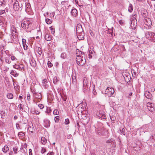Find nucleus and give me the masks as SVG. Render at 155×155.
Listing matches in <instances>:
<instances>
[{"label":"nucleus","instance_id":"a19ab883","mask_svg":"<svg viewBox=\"0 0 155 155\" xmlns=\"http://www.w3.org/2000/svg\"><path fill=\"white\" fill-rule=\"evenodd\" d=\"M93 87V92L94 95H96L97 94V93L95 89V86L94 85L92 86Z\"/></svg>","mask_w":155,"mask_h":155},{"label":"nucleus","instance_id":"69168bd1","mask_svg":"<svg viewBox=\"0 0 155 155\" xmlns=\"http://www.w3.org/2000/svg\"><path fill=\"white\" fill-rule=\"evenodd\" d=\"M110 119L111 120L114 121L115 120V117H113V116L111 117V116H110Z\"/></svg>","mask_w":155,"mask_h":155},{"label":"nucleus","instance_id":"0e129e2a","mask_svg":"<svg viewBox=\"0 0 155 155\" xmlns=\"http://www.w3.org/2000/svg\"><path fill=\"white\" fill-rule=\"evenodd\" d=\"M76 80L75 79L72 78V83L73 84H76Z\"/></svg>","mask_w":155,"mask_h":155},{"label":"nucleus","instance_id":"8fccbe9b","mask_svg":"<svg viewBox=\"0 0 155 155\" xmlns=\"http://www.w3.org/2000/svg\"><path fill=\"white\" fill-rule=\"evenodd\" d=\"M38 107L40 108V109H42L44 107V106L42 104H39L38 105Z\"/></svg>","mask_w":155,"mask_h":155},{"label":"nucleus","instance_id":"473e14b6","mask_svg":"<svg viewBox=\"0 0 155 155\" xmlns=\"http://www.w3.org/2000/svg\"><path fill=\"white\" fill-rule=\"evenodd\" d=\"M58 81V80L56 77H54L53 79V82L54 84H56L57 82Z\"/></svg>","mask_w":155,"mask_h":155},{"label":"nucleus","instance_id":"39448f33","mask_svg":"<svg viewBox=\"0 0 155 155\" xmlns=\"http://www.w3.org/2000/svg\"><path fill=\"white\" fill-rule=\"evenodd\" d=\"M14 2L13 4V8L15 11H18V10H21L22 7L21 6L20 7L18 2L16 0H14L13 1Z\"/></svg>","mask_w":155,"mask_h":155},{"label":"nucleus","instance_id":"72a5a7b5","mask_svg":"<svg viewBox=\"0 0 155 155\" xmlns=\"http://www.w3.org/2000/svg\"><path fill=\"white\" fill-rule=\"evenodd\" d=\"M45 21L48 24H50L52 23V21L48 18H46Z\"/></svg>","mask_w":155,"mask_h":155},{"label":"nucleus","instance_id":"2eb2a0df","mask_svg":"<svg viewBox=\"0 0 155 155\" xmlns=\"http://www.w3.org/2000/svg\"><path fill=\"white\" fill-rule=\"evenodd\" d=\"M152 32L147 31L145 33V36L147 38L150 39L152 36Z\"/></svg>","mask_w":155,"mask_h":155},{"label":"nucleus","instance_id":"e2e57ef3","mask_svg":"<svg viewBox=\"0 0 155 155\" xmlns=\"http://www.w3.org/2000/svg\"><path fill=\"white\" fill-rule=\"evenodd\" d=\"M54 154V153L52 151L48 153L47 155H53Z\"/></svg>","mask_w":155,"mask_h":155},{"label":"nucleus","instance_id":"338daca9","mask_svg":"<svg viewBox=\"0 0 155 155\" xmlns=\"http://www.w3.org/2000/svg\"><path fill=\"white\" fill-rule=\"evenodd\" d=\"M65 3H67V1H63L61 2V4L62 5H64Z\"/></svg>","mask_w":155,"mask_h":155},{"label":"nucleus","instance_id":"de8ad7c7","mask_svg":"<svg viewBox=\"0 0 155 155\" xmlns=\"http://www.w3.org/2000/svg\"><path fill=\"white\" fill-rule=\"evenodd\" d=\"M136 17H137V15H133V17L130 18V20H134V19H136Z\"/></svg>","mask_w":155,"mask_h":155},{"label":"nucleus","instance_id":"603ef678","mask_svg":"<svg viewBox=\"0 0 155 155\" xmlns=\"http://www.w3.org/2000/svg\"><path fill=\"white\" fill-rule=\"evenodd\" d=\"M120 132L121 133H122L124 135H125V133L124 132L125 129L124 128H123L121 130H120Z\"/></svg>","mask_w":155,"mask_h":155},{"label":"nucleus","instance_id":"58836bf2","mask_svg":"<svg viewBox=\"0 0 155 155\" xmlns=\"http://www.w3.org/2000/svg\"><path fill=\"white\" fill-rule=\"evenodd\" d=\"M50 29L51 31V33L52 34H54L55 32L54 28H53L52 26H51L50 27Z\"/></svg>","mask_w":155,"mask_h":155},{"label":"nucleus","instance_id":"f704fd0d","mask_svg":"<svg viewBox=\"0 0 155 155\" xmlns=\"http://www.w3.org/2000/svg\"><path fill=\"white\" fill-rule=\"evenodd\" d=\"M59 116H57L55 117L54 121L55 122L58 123L59 122Z\"/></svg>","mask_w":155,"mask_h":155},{"label":"nucleus","instance_id":"393cba45","mask_svg":"<svg viewBox=\"0 0 155 155\" xmlns=\"http://www.w3.org/2000/svg\"><path fill=\"white\" fill-rule=\"evenodd\" d=\"M47 142V140L44 137H42L41 138V143L43 144H45Z\"/></svg>","mask_w":155,"mask_h":155},{"label":"nucleus","instance_id":"ddd939ff","mask_svg":"<svg viewBox=\"0 0 155 155\" xmlns=\"http://www.w3.org/2000/svg\"><path fill=\"white\" fill-rule=\"evenodd\" d=\"M77 36L79 40H83L84 38V33L83 32L77 33Z\"/></svg>","mask_w":155,"mask_h":155},{"label":"nucleus","instance_id":"09e8293b","mask_svg":"<svg viewBox=\"0 0 155 155\" xmlns=\"http://www.w3.org/2000/svg\"><path fill=\"white\" fill-rule=\"evenodd\" d=\"M110 105L112 107L116 105V103L114 102L110 101Z\"/></svg>","mask_w":155,"mask_h":155},{"label":"nucleus","instance_id":"7ed1b4c3","mask_svg":"<svg viewBox=\"0 0 155 155\" xmlns=\"http://www.w3.org/2000/svg\"><path fill=\"white\" fill-rule=\"evenodd\" d=\"M76 61L77 64L80 66L83 65L85 63L86 61L84 58L82 57L79 56L76 58Z\"/></svg>","mask_w":155,"mask_h":155},{"label":"nucleus","instance_id":"c85d7f7f","mask_svg":"<svg viewBox=\"0 0 155 155\" xmlns=\"http://www.w3.org/2000/svg\"><path fill=\"white\" fill-rule=\"evenodd\" d=\"M13 150L15 154H17L18 153V147L16 146L13 148Z\"/></svg>","mask_w":155,"mask_h":155},{"label":"nucleus","instance_id":"37998d69","mask_svg":"<svg viewBox=\"0 0 155 155\" xmlns=\"http://www.w3.org/2000/svg\"><path fill=\"white\" fill-rule=\"evenodd\" d=\"M46 152V149L44 148V147H42L41 149V153L42 154H43L45 153Z\"/></svg>","mask_w":155,"mask_h":155},{"label":"nucleus","instance_id":"e433bc0d","mask_svg":"<svg viewBox=\"0 0 155 155\" xmlns=\"http://www.w3.org/2000/svg\"><path fill=\"white\" fill-rule=\"evenodd\" d=\"M31 113L33 114H39L40 113V112L36 110H34L33 111H31Z\"/></svg>","mask_w":155,"mask_h":155},{"label":"nucleus","instance_id":"b1692460","mask_svg":"<svg viewBox=\"0 0 155 155\" xmlns=\"http://www.w3.org/2000/svg\"><path fill=\"white\" fill-rule=\"evenodd\" d=\"M150 40L152 41L155 42V33L153 32L152 35Z\"/></svg>","mask_w":155,"mask_h":155},{"label":"nucleus","instance_id":"20e7f679","mask_svg":"<svg viewBox=\"0 0 155 155\" xmlns=\"http://www.w3.org/2000/svg\"><path fill=\"white\" fill-rule=\"evenodd\" d=\"M114 90L112 87H107L105 91V94H107L109 97L111 96L114 94Z\"/></svg>","mask_w":155,"mask_h":155},{"label":"nucleus","instance_id":"1a4fd4ad","mask_svg":"<svg viewBox=\"0 0 155 155\" xmlns=\"http://www.w3.org/2000/svg\"><path fill=\"white\" fill-rule=\"evenodd\" d=\"M83 32V30L81 25L80 24H78L76 27L77 33H78Z\"/></svg>","mask_w":155,"mask_h":155},{"label":"nucleus","instance_id":"cd10ccee","mask_svg":"<svg viewBox=\"0 0 155 155\" xmlns=\"http://www.w3.org/2000/svg\"><path fill=\"white\" fill-rule=\"evenodd\" d=\"M84 54V53L82 52L81 51H80L79 50H78V51H77V52L76 53V55L77 57H78V56H79L81 57V55H82V54Z\"/></svg>","mask_w":155,"mask_h":155},{"label":"nucleus","instance_id":"052dcab7","mask_svg":"<svg viewBox=\"0 0 155 155\" xmlns=\"http://www.w3.org/2000/svg\"><path fill=\"white\" fill-rule=\"evenodd\" d=\"M29 155H32V150L31 149H29Z\"/></svg>","mask_w":155,"mask_h":155},{"label":"nucleus","instance_id":"a211bd4d","mask_svg":"<svg viewBox=\"0 0 155 155\" xmlns=\"http://www.w3.org/2000/svg\"><path fill=\"white\" fill-rule=\"evenodd\" d=\"M31 5L30 3H28L25 5V11L27 12H29L31 11Z\"/></svg>","mask_w":155,"mask_h":155},{"label":"nucleus","instance_id":"4c0bfd02","mask_svg":"<svg viewBox=\"0 0 155 155\" xmlns=\"http://www.w3.org/2000/svg\"><path fill=\"white\" fill-rule=\"evenodd\" d=\"M37 50L38 54L41 55L42 53L41 49L40 47H38Z\"/></svg>","mask_w":155,"mask_h":155},{"label":"nucleus","instance_id":"f8f14e48","mask_svg":"<svg viewBox=\"0 0 155 155\" xmlns=\"http://www.w3.org/2000/svg\"><path fill=\"white\" fill-rule=\"evenodd\" d=\"M50 125V122L49 120L46 119L44 120V126L46 128L49 127Z\"/></svg>","mask_w":155,"mask_h":155},{"label":"nucleus","instance_id":"49530a36","mask_svg":"<svg viewBox=\"0 0 155 155\" xmlns=\"http://www.w3.org/2000/svg\"><path fill=\"white\" fill-rule=\"evenodd\" d=\"M70 123L69 120L67 118L65 119L64 124H68Z\"/></svg>","mask_w":155,"mask_h":155},{"label":"nucleus","instance_id":"864d4df0","mask_svg":"<svg viewBox=\"0 0 155 155\" xmlns=\"http://www.w3.org/2000/svg\"><path fill=\"white\" fill-rule=\"evenodd\" d=\"M18 108L21 110H23L22 105L21 104H20L18 106Z\"/></svg>","mask_w":155,"mask_h":155},{"label":"nucleus","instance_id":"13d9d810","mask_svg":"<svg viewBox=\"0 0 155 155\" xmlns=\"http://www.w3.org/2000/svg\"><path fill=\"white\" fill-rule=\"evenodd\" d=\"M113 31V27H112V28L111 29H110L109 31L110 32L109 33L110 34L112 35Z\"/></svg>","mask_w":155,"mask_h":155},{"label":"nucleus","instance_id":"bf43d9fd","mask_svg":"<svg viewBox=\"0 0 155 155\" xmlns=\"http://www.w3.org/2000/svg\"><path fill=\"white\" fill-rule=\"evenodd\" d=\"M27 99L28 101H30L31 100L30 99V95L29 94H27Z\"/></svg>","mask_w":155,"mask_h":155},{"label":"nucleus","instance_id":"423d86ee","mask_svg":"<svg viewBox=\"0 0 155 155\" xmlns=\"http://www.w3.org/2000/svg\"><path fill=\"white\" fill-rule=\"evenodd\" d=\"M97 115L102 119L105 120L107 118L105 113L102 110H100L97 114Z\"/></svg>","mask_w":155,"mask_h":155},{"label":"nucleus","instance_id":"680f3d73","mask_svg":"<svg viewBox=\"0 0 155 155\" xmlns=\"http://www.w3.org/2000/svg\"><path fill=\"white\" fill-rule=\"evenodd\" d=\"M11 59L12 60H15L16 58L15 56H12L11 57Z\"/></svg>","mask_w":155,"mask_h":155},{"label":"nucleus","instance_id":"ea45409f","mask_svg":"<svg viewBox=\"0 0 155 155\" xmlns=\"http://www.w3.org/2000/svg\"><path fill=\"white\" fill-rule=\"evenodd\" d=\"M61 57L63 59H65L66 57V54L64 53H62L61 54Z\"/></svg>","mask_w":155,"mask_h":155},{"label":"nucleus","instance_id":"f03ea898","mask_svg":"<svg viewBox=\"0 0 155 155\" xmlns=\"http://www.w3.org/2000/svg\"><path fill=\"white\" fill-rule=\"evenodd\" d=\"M31 22L26 19L23 20L21 23V26L22 28L25 29H28L29 26V25L31 24Z\"/></svg>","mask_w":155,"mask_h":155},{"label":"nucleus","instance_id":"0eeeda50","mask_svg":"<svg viewBox=\"0 0 155 155\" xmlns=\"http://www.w3.org/2000/svg\"><path fill=\"white\" fill-rule=\"evenodd\" d=\"M130 26L131 28L133 29H135L137 25V21L136 19H134V20H130Z\"/></svg>","mask_w":155,"mask_h":155},{"label":"nucleus","instance_id":"9d476101","mask_svg":"<svg viewBox=\"0 0 155 155\" xmlns=\"http://www.w3.org/2000/svg\"><path fill=\"white\" fill-rule=\"evenodd\" d=\"M144 96L146 98L150 99V100L152 99V95L148 91H146L145 92Z\"/></svg>","mask_w":155,"mask_h":155},{"label":"nucleus","instance_id":"4d7b16f0","mask_svg":"<svg viewBox=\"0 0 155 155\" xmlns=\"http://www.w3.org/2000/svg\"><path fill=\"white\" fill-rule=\"evenodd\" d=\"M13 82L14 86V87L15 88V87H17L18 86L17 82L16 81L14 82L13 80Z\"/></svg>","mask_w":155,"mask_h":155},{"label":"nucleus","instance_id":"f257e3e1","mask_svg":"<svg viewBox=\"0 0 155 155\" xmlns=\"http://www.w3.org/2000/svg\"><path fill=\"white\" fill-rule=\"evenodd\" d=\"M83 91L84 92L89 91V83L88 81H87V78L86 77L84 78L83 80Z\"/></svg>","mask_w":155,"mask_h":155},{"label":"nucleus","instance_id":"7c9ffc66","mask_svg":"<svg viewBox=\"0 0 155 155\" xmlns=\"http://www.w3.org/2000/svg\"><path fill=\"white\" fill-rule=\"evenodd\" d=\"M0 114L1 116V118L2 119L4 118V117L5 115V112L3 111H1Z\"/></svg>","mask_w":155,"mask_h":155},{"label":"nucleus","instance_id":"2f4dec72","mask_svg":"<svg viewBox=\"0 0 155 155\" xmlns=\"http://www.w3.org/2000/svg\"><path fill=\"white\" fill-rule=\"evenodd\" d=\"M16 28L14 27V26H13L12 27V33L11 34H14L15 33H16Z\"/></svg>","mask_w":155,"mask_h":155},{"label":"nucleus","instance_id":"4468645a","mask_svg":"<svg viewBox=\"0 0 155 155\" xmlns=\"http://www.w3.org/2000/svg\"><path fill=\"white\" fill-rule=\"evenodd\" d=\"M29 61L30 64L33 67H35L36 65V61L33 58H30Z\"/></svg>","mask_w":155,"mask_h":155},{"label":"nucleus","instance_id":"774afa93","mask_svg":"<svg viewBox=\"0 0 155 155\" xmlns=\"http://www.w3.org/2000/svg\"><path fill=\"white\" fill-rule=\"evenodd\" d=\"M97 134L99 135H101V131L100 130H97Z\"/></svg>","mask_w":155,"mask_h":155},{"label":"nucleus","instance_id":"a18cd8bd","mask_svg":"<svg viewBox=\"0 0 155 155\" xmlns=\"http://www.w3.org/2000/svg\"><path fill=\"white\" fill-rule=\"evenodd\" d=\"M53 113L54 114L58 115L59 111L57 109H55L53 111Z\"/></svg>","mask_w":155,"mask_h":155},{"label":"nucleus","instance_id":"5701e85b","mask_svg":"<svg viewBox=\"0 0 155 155\" xmlns=\"http://www.w3.org/2000/svg\"><path fill=\"white\" fill-rule=\"evenodd\" d=\"M133 5L131 4H130L128 8V11L130 12H132V11L133 10Z\"/></svg>","mask_w":155,"mask_h":155},{"label":"nucleus","instance_id":"79ce46f5","mask_svg":"<svg viewBox=\"0 0 155 155\" xmlns=\"http://www.w3.org/2000/svg\"><path fill=\"white\" fill-rule=\"evenodd\" d=\"M18 136L19 137H23L25 136L24 133L22 132H20L18 133Z\"/></svg>","mask_w":155,"mask_h":155},{"label":"nucleus","instance_id":"6e6d98bb","mask_svg":"<svg viewBox=\"0 0 155 155\" xmlns=\"http://www.w3.org/2000/svg\"><path fill=\"white\" fill-rule=\"evenodd\" d=\"M16 128L17 129H21V127L19 126V124L18 123H17L16 124Z\"/></svg>","mask_w":155,"mask_h":155},{"label":"nucleus","instance_id":"bb28decb","mask_svg":"<svg viewBox=\"0 0 155 155\" xmlns=\"http://www.w3.org/2000/svg\"><path fill=\"white\" fill-rule=\"evenodd\" d=\"M147 108L148 110L151 112H152L154 110V109L153 107L152 106V105L149 106L147 105Z\"/></svg>","mask_w":155,"mask_h":155},{"label":"nucleus","instance_id":"4be33fe9","mask_svg":"<svg viewBox=\"0 0 155 155\" xmlns=\"http://www.w3.org/2000/svg\"><path fill=\"white\" fill-rule=\"evenodd\" d=\"M9 150V148L7 145H5L2 148V151L4 153H6Z\"/></svg>","mask_w":155,"mask_h":155},{"label":"nucleus","instance_id":"412c9836","mask_svg":"<svg viewBox=\"0 0 155 155\" xmlns=\"http://www.w3.org/2000/svg\"><path fill=\"white\" fill-rule=\"evenodd\" d=\"M45 39L47 41H50L51 39V38L50 35L48 34H46L45 35Z\"/></svg>","mask_w":155,"mask_h":155},{"label":"nucleus","instance_id":"9b49d317","mask_svg":"<svg viewBox=\"0 0 155 155\" xmlns=\"http://www.w3.org/2000/svg\"><path fill=\"white\" fill-rule=\"evenodd\" d=\"M34 97L35 98H37L39 100H41V94L39 93L34 92L33 93Z\"/></svg>","mask_w":155,"mask_h":155},{"label":"nucleus","instance_id":"dca6fc26","mask_svg":"<svg viewBox=\"0 0 155 155\" xmlns=\"http://www.w3.org/2000/svg\"><path fill=\"white\" fill-rule=\"evenodd\" d=\"M72 15L74 17H76L78 15V11L75 8L72 9L71 11Z\"/></svg>","mask_w":155,"mask_h":155},{"label":"nucleus","instance_id":"c756f323","mask_svg":"<svg viewBox=\"0 0 155 155\" xmlns=\"http://www.w3.org/2000/svg\"><path fill=\"white\" fill-rule=\"evenodd\" d=\"M5 61L6 63L10 64L11 63L10 58L9 57H6L5 58Z\"/></svg>","mask_w":155,"mask_h":155},{"label":"nucleus","instance_id":"6e6552de","mask_svg":"<svg viewBox=\"0 0 155 155\" xmlns=\"http://www.w3.org/2000/svg\"><path fill=\"white\" fill-rule=\"evenodd\" d=\"M144 23L145 25L148 27L152 25V22L150 19L148 18H145Z\"/></svg>","mask_w":155,"mask_h":155},{"label":"nucleus","instance_id":"c9c22d12","mask_svg":"<svg viewBox=\"0 0 155 155\" xmlns=\"http://www.w3.org/2000/svg\"><path fill=\"white\" fill-rule=\"evenodd\" d=\"M51 111V110L49 107H47L45 112L48 114H49Z\"/></svg>","mask_w":155,"mask_h":155},{"label":"nucleus","instance_id":"6ab92c4d","mask_svg":"<svg viewBox=\"0 0 155 155\" xmlns=\"http://www.w3.org/2000/svg\"><path fill=\"white\" fill-rule=\"evenodd\" d=\"M22 40L23 45L24 47V49L25 50H27L28 48V46L26 45V41L25 39L23 38L22 39Z\"/></svg>","mask_w":155,"mask_h":155},{"label":"nucleus","instance_id":"a878e982","mask_svg":"<svg viewBox=\"0 0 155 155\" xmlns=\"http://www.w3.org/2000/svg\"><path fill=\"white\" fill-rule=\"evenodd\" d=\"M7 97L8 99H12L13 97V94L11 93L7 94Z\"/></svg>","mask_w":155,"mask_h":155},{"label":"nucleus","instance_id":"5fc2aeb1","mask_svg":"<svg viewBox=\"0 0 155 155\" xmlns=\"http://www.w3.org/2000/svg\"><path fill=\"white\" fill-rule=\"evenodd\" d=\"M47 83V80L46 79H45L43 80L42 81V83L44 84H46Z\"/></svg>","mask_w":155,"mask_h":155},{"label":"nucleus","instance_id":"aec40b11","mask_svg":"<svg viewBox=\"0 0 155 155\" xmlns=\"http://www.w3.org/2000/svg\"><path fill=\"white\" fill-rule=\"evenodd\" d=\"M10 74L13 75L15 77H16L18 76L19 74L16 72V71L15 70H12L10 72Z\"/></svg>","mask_w":155,"mask_h":155},{"label":"nucleus","instance_id":"c03bdc74","mask_svg":"<svg viewBox=\"0 0 155 155\" xmlns=\"http://www.w3.org/2000/svg\"><path fill=\"white\" fill-rule=\"evenodd\" d=\"M48 67L51 68L53 66V64L50 61H48Z\"/></svg>","mask_w":155,"mask_h":155},{"label":"nucleus","instance_id":"f3484780","mask_svg":"<svg viewBox=\"0 0 155 155\" xmlns=\"http://www.w3.org/2000/svg\"><path fill=\"white\" fill-rule=\"evenodd\" d=\"M13 67L14 68L19 70H22L24 69V65L22 64L16 65L15 67L14 66Z\"/></svg>","mask_w":155,"mask_h":155},{"label":"nucleus","instance_id":"3c124183","mask_svg":"<svg viewBox=\"0 0 155 155\" xmlns=\"http://www.w3.org/2000/svg\"><path fill=\"white\" fill-rule=\"evenodd\" d=\"M4 1V0H0V2L1 3V5L3 7L5 6V4L3 3V2Z\"/></svg>","mask_w":155,"mask_h":155}]
</instances>
